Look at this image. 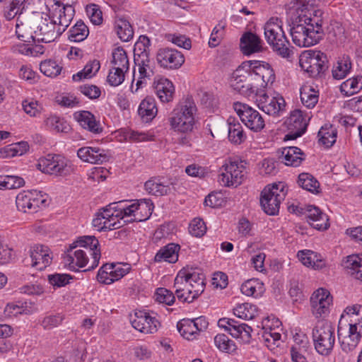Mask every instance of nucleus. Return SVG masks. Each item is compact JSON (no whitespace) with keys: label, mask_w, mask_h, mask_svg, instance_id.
Returning a JSON list of instances; mask_svg holds the SVG:
<instances>
[{"label":"nucleus","mask_w":362,"mask_h":362,"mask_svg":"<svg viewBox=\"0 0 362 362\" xmlns=\"http://www.w3.org/2000/svg\"><path fill=\"white\" fill-rule=\"evenodd\" d=\"M313 0H291L293 10L297 14L292 16L291 35L293 43L300 47H308L317 44L323 34V11L320 9L309 10Z\"/></svg>","instance_id":"f257e3e1"},{"label":"nucleus","mask_w":362,"mask_h":362,"mask_svg":"<svg viewBox=\"0 0 362 362\" xmlns=\"http://www.w3.org/2000/svg\"><path fill=\"white\" fill-rule=\"evenodd\" d=\"M74 8L66 5L55 10L52 16L35 15L37 23L34 30V42L49 43L58 38L68 28L73 19Z\"/></svg>","instance_id":"f03ea898"},{"label":"nucleus","mask_w":362,"mask_h":362,"mask_svg":"<svg viewBox=\"0 0 362 362\" xmlns=\"http://www.w3.org/2000/svg\"><path fill=\"white\" fill-rule=\"evenodd\" d=\"M174 288L180 301L192 303L204 291V275L197 270L183 268L175 279Z\"/></svg>","instance_id":"7ed1b4c3"},{"label":"nucleus","mask_w":362,"mask_h":362,"mask_svg":"<svg viewBox=\"0 0 362 362\" xmlns=\"http://www.w3.org/2000/svg\"><path fill=\"white\" fill-rule=\"evenodd\" d=\"M151 46L149 38L145 35L139 37L135 45L133 81L131 86L132 93H136L139 88L147 84L148 81L153 75V69L149 59L148 49Z\"/></svg>","instance_id":"20e7f679"},{"label":"nucleus","mask_w":362,"mask_h":362,"mask_svg":"<svg viewBox=\"0 0 362 362\" xmlns=\"http://www.w3.org/2000/svg\"><path fill=\"white\" fill-rule=\"evenodd\" d=\"M197 107L192 97L180 101L171 112L168 121L172 129L180 133L192 132L197 122Z\"/></svg>","instance_id":"39448f33"},{"label":"nucleus","mask_w":362,"mask_h":362,"mask_svg":"<svg viewBox=\"0 0 362 362\" xmlns=\"http://www.w3.org/2000/svg\"><path fill=\"white\" fill-rule=\"evenodd\" d=\"M283 22L277 17L270 18L264 26V36L274 52L283 58L290 59L293 55V47L283 30Z\"/></svg>","instance_id":"423d86ee"},{"label":"nucleus","mask_w":362,"mask_h":362,"mask_svg":"<svg viewBox=\"0 0 362 362\" xmlns=\"http://www.w3.org/2000/svg\"><path fill=\"white\" fill-rule=\"evenodd\" d=\"M118 210L121 211V221L123 225L126 223L141 222L149 218L154 206L149 199H141L134 200L131 204L127 202L122 200L117 202Z\"/></svg>","instance_id":"0eeeda50"},{"label":"nucleus","mask_w":362,"mask_h":362,"mask_svg":"<svg viewBox=\"0 0 362 362\" xmlns=\"http://www.w3.org/2000/svg\"><path fill=\"white\" fill-rule=\"evenodd\" d=\"M313 339L315 349L323 356H329L335 344L334 327L331 322L320 320L313 329Z\"/></svg>","instance_id":"6e6552de"},{"label":"nucleus","mask_w":362,"mask_h":362,"mask_svg":"<svg viewBox=\"0 0 362 362\" xmlns=\"http://www.w3.org/2000/svg\"><path fill=\"white\" fill-rule=\"evenodd\" d=\"M251 61L243 62L233 73L230 86L241 95L250 96L257 89Z\"/></svg>","instance_id":"1a4fd4ad"},{"label":"nucleus","mask_w":362,"mask_h":362,"mask_svg":"<svg viewBox=\"0 0 362 362\" xmlns=\"http://www.w3.org/2000/svg\"><path fill=\"white\" fill-rule=\"evenodd\" d=\"M286 194L287 189L284 182L267 186L261 192L260 204L263 211L268 215L276 214Z\"/></svg>","instance_id":"9d476101"},{"label":"nucleus","mask_w":362,"mask_h":362,"mask_svg":"<svg viewBox=\"0 0 362 362\" xmlns=\"http://www.w3.org/2000/svg\"><path fill=\"white\" fill-rule=\"evenodd\" d=\"M299 64L302 70L310 77H317L328 69L327 55L315 49L303 51L299 57Z\"/></svg>","instance_id":"9b49d317"},{"label":"nucleus","mask_w":362,"mask_h":362,"mask_svg":"<svg viewBox=\"0 0 362 362\" xmlns=\"http://www.w3.org/2000/svg\"><path fill=\"white\" fill-rule=\"evenodd\" d=\"M38 169L44 173L65 177L74 171L72 163L61 155H47L39 160Z\"/></svg>","instance_id":"f8f14e48"},{"label":"nucleus","mask_w":362,"mask_h":362,"mask_svg":"<svg viewBox=\"0 0 362 362\" xmlns=\"http://www.w3.org/2000/svg\"><path fill=\"white\" fill-rule=\"evenodd\" d=\"M117 202H112L100 209L93 219V226L98 230H111L121 228V211L118 210Z\"/></svg>","instance_id":"ddd939ff"},{"label":"nucleus","mask_w":362,"mask_h":362,"mask_svg":"<svg viewBox=\"0 0 362 362\" xmlns=\"http://www.w3.org/2000/svg\"><path fill=\"white\" fill-rule=\"evenodd\" d=\"M245 163L242 160L229 159L221 168L219 182L225 187H237L244 180Z\"/></svg>","instance_id":"4468645a"},{"label":"nucleus","mask_w":362,"mask_h":362,"mask_svg":"<svg viewBox=\"0 0 362 362\" xmlns=\"http://www.w3.org/2000/svg\"><path fill=\"white\" fill-rule=\"evenodd\" d=\"M233 109L242 122L250 130L258 132L264 127V120L261 114L247 104L235 102Z\"/></svg>","instance_id":"2eb2a0df"},{"label":"nucleus","mask_w":362,"mask_h":362,"mask_svg":"<svg viewBox=\"0 0 362 362\" xmlns=\"http://www.w3.org/2000/svg\"><path fill=\"white\" fill-rule=\"evenodd\" d=\"M132 327L144 334H153L158 331L160 322L157 314L153 312L145 310L135 311L130 319Z\"/></svg>","instance_id":"dca6fc26"},{"label":"nucleus","mask_w":362,"mask_h":362,"mask_svg":"<svg viewBox=\"0 0 362 362\" xmlns=\"http://www.w3.org/2000/svg\"><path fill=\"white\" fill-rule=\"evenodd\" d=\"M132 267L127 263L105 264L98 272L97 279L103 284H111L127 275Z\"/></svg>","instance_id":"f3484780"},{"label":"nucleus","mask_w":362,"mask_h":362,"mask_svg":"<svg viewBox=\"0 0 362 362\" xmlns=\"http://www.w3.org/2000/svg\"><path fill=\"white\" fill-rule=\"evenodd\" d=\"M255 101L260 110L273 116L279 115L286 106L284 98L276 93L270 95L264 92L257 93Z\"/></svg>","instance_id":"a211bd4d"},{"label":"nucleus","mask_w":362,"mask_h":362,"mask_svg":"<svg viewBox=\"0 0 362 362\" xmlns=\"http://www.w3.org/2000/svg\"><path fill=\"white\" fill-rule=\"evenodd\" d=\"M18 209L24 213H33L37 211L41 206H45L46 199L40 192L37 190L23 191L19 193L16 199Z\"/></svg>","instance_id":"6ab92c4d"},{"label":"nucleus","mask_w":362,"mask_h":362,"mask_svg":"<svg viewBox=\"0 0 362 362\" xmlns=\"http://www.w3.org/2000/svg\"><path fill=\"white\" fill-rule=\"evenodd\" d=\"M310 301L311 312L316 318L328 315L332 303L329 291L325 288H318L312 294Z\"/></svg>","instance_id":"aec40b11"},{"label":"nucleus","mask_w":362,"mask_h":362,"mask_svg":"<svg viewBox=\"0 0 362 362\" xmlns=\"http://www.w3.org/2000/svg\"><path fill=\"white\" fill-rule=\"evenodd\" d=\"M338 326L362 333V305L347 306L341 315Z\"/></svg>","instance_id":"412c9836"},{"label":"nucleus","mask_w":362,"mask_h":362,"mask_svg":"<svg viewBox=\"0 0 362 362\" xmlns=\"http://www.w3.org/2000/svg\"><path fill=\"white\" fill-rule=\"evenodd\" d=\"M156 61L160 67L172 70L180 68L185 62V57L175 49L162 47L157 52Z\"/></svg>","instance_id":"4be33fe9"},{"label":"nucleus","mask_w":362,"mask_h":362,"mask_svg":"<svg viewBox=\"0 0 362 362\" xmlns=\"http://www.w3.org/2000/svg\"><path fill=\"white\" fill-rule=\"evenodd\" d=\"M72 245L88 251L90 255V264L88 266V269H93L98 266L101 252L99 241L95 236H81Z\"/></svg>","instance_id":"5701e85b"},{"label":"nucleus","mask_w":362,"mask_h":362,"mask_svg":"<svg viewBox=\"0 0 362 362\" xmlns=\"http://www.w3.org/2000/svg\"><path fill=\"white\" fill-rule=\"evenodd\" d=\"M63 259L68 267L74 271L77 268H83L90 264V259L87 255V252L72 244L66 250ZM87 270H89L88 268Z\"/></svg>","instance_id":"b1692460"},{"label":"nucleus","mask_w":362,"mask_h":362,"mask_svg":"<svg viewBox=\"0 0 362 362\" xmlns=\"http://www.w3.org/2000/svg\"><path fill=\"white\" fill-rule=\"evenodd\" d=\"M78 157L84 162L92 164L105 163L111 158L109 150L98 146H84L77 151Z\"/></svg>","instance_id":"393cba45"},{"label":"nucleus","mask_w":362,"mask_h":362,"mask_svg":"<svg viewBox=\"0 0 362 362\" xmlns=\"http://www.w3.org/2000/svg\"><path fill=\"white\" fill-rule=\"evenodd\" d=\"M37 23V16L35 15L30 16H18L16 24V33L17 37L23 42H30L32 40L34 42V30H35Z\"/></svg>","instance_id":"a878e982"},{"label":"nucleus","mask_w":362,"mask_h":362,"mask_svg":"<svg viewBox=\"0 0 362 362\" xmlns=\"http://www.w3.org/2000/svg\"><path fill=\"white\" fill-rule=\"evenodd\" d=\"M288 127L291 132L286 136L287 139H295L301 136L305 132L308 126L307 117L304 116L300 110L291 112L286 120Z\"/></svg>","instance_id":"bb28decb"},{"label":"nucleus","mask_w":362,"mask_h":362,"mask_svg":"<svg viewBox=\"0 0 362 362\" xmlns=\"http://www.w3.org/2000/svg\"><path fill=\"white\" fill-rule=\"evenodd\" d=\"M31 266L37 270H42L47 267L52 261V253L50 249L45 245H35L30 250Z\"/></svg>","instance_id":"cd10ccee"},{"label":"nucleus","mask_w":362,"mask_h":362,"mask_svg":"<svg viewBox=\"0 0 362 362\" xmlns=\"http://www.w3.org/2000/svg\"><path fill=\"white\" fill-rule=\"evenodd\" d=\"M337 333L341 349L347 354L355 350L362 338V333L348 329L346 327L338 326Z\"/></svg>","instance_id":"c85d7f7f"},{"label":"nucleus","mask_w":362,"mask_h":362,"mask_svg":"<svg viewBox=\"0 0 362 362\" xmlns=\"http://www.w3.org/2000/svg\"><path fill=\"white\" fill-rule=\"evenodd\" d=\"M252 64V71L255 81L260 82L261 86H268L272 84L275 80V74L274 70L268 63L259 61H251Z\"/></svg>","instance_id":"c756f323"},{"label":"nucleus","mask_w":362,"mask_h":362,"mask_svg":"<svg viewBox=\"0 0 362 362\" xmlns=\"http://www.w3.org/2000/svg\"><path fill=\"white\" fill-rule=\"evenodd\" d=\"M263 40L257 34L248 31L240 37V47L242 52L245 55H251L259 52L263 49Z\"/></svg>","instance_id":"7c9ffc66"},{"label":"nucleus","mask_w":362,"mask_h":362,"mask_svg":"<svg viewBox=\"0 0 362 362\" xmlns=\"http://www.w3.org/2000/svg\"><path fill=\"white\" fill-rule=\"evenodd\" d=\"M154 89L157 97L162 103H170L173 100L175 87L169 79L164 77L158 78L154 81Z\"/></svg>","instance_id":"2f4dec72"},{"label":"nucleus","mask_w":362,"mask_h":362,"mask_svg":"<svg viewBox=\"0 0 362 362\" xmlns=\"http://www.w3.org/2000/svg\"><path fill=\"white\" fill-rule=\"evenodd\" d=\"M74 118L85 129L91 133L99 134L103 132V127L95 116L88 111H81L74 113Z\"/></svg>","instance_id":"473e14b6"},{"label":"nucleus","mask_w":362,"mask_h":362,"mask_svg":"<svg viewBox=\"0 0 362 362\" xmlns=\"http://www.w3.org/2000/svg\"><path fill=\"white\" fill-rule=\"evenodd\" d=\"M306 216L309 223L315 229L324 230L328 228V216L316 206H308L306 209Z\"/></svg>","instance_id":"72a5a7b5"},{"label":"nucleus","mask_w":362,"mask_h":362,"mask_svg":"<svg viewBox=\"0 0 362 362\" xmlns=\"http://www.w3.org/2000/svg\"><path fill=\"white\" fill-rule=\"evenodd\" d=\"M180 250V245L173 243H168L160 247V249L156 252L153 259L154 262L158 263L165 262L174 264L178 260Z\"/></svg>","instance_id":"f704fd0d"},{"label":"nucleus","mask_w":362,"mask_h":362,"mask_svg":"<svg viewBox=\"0 0 362 362\" xmlns=\"http://www.w3.org/2000/svg\"><path fill=\"white\" fill-rule=\"evenodd\" d=\"M347 274L362 281V256L351 255L346 257L341 264Z\"/></svg>","instance_id":"c9c22d12"},{"label":"nucleus","mask_w":362,"mask_h":362,"mask_svg":"<svg viewBox=\"0 0 362 362\" xmlns=\"http://www.w3.org/2000/svg\"><path fill=\"white\" fill-rule=\"evenodd\" d=\"M281 158L285 165L297 167L305 159V155L300 148L296 146H288L282 148Z\"/></svg>","instance_id":"e433bc0d"},{"label":"nucleus","mask_w":362,"mask_h":362,"mask_svg":"<svg viewBox=\"0 0 362 362\" xmlns=\"http://www.w3.org/2000/svg\"><path fill=\"white\" fill-rule=\"evenodd\" d=\"M297 257L303 265L308 267L319 269L325 266V262L321 255L312 250L298 251Z\"/></svg>","instance_id":"4c0bfd02"},{"label":"nucleus","mask_w":362,"mask_h":362,"mask_svg":"<svg viewBox=\"0 0 362 362\" xmlns=\"http://www.w3.org/2000/svg\"><path fill=\"white\" fill-rule=\"evenodd\" d=\"M138 113L144 122L151 121L158 113L156 100L151 97L144 98L139 106Z\"/></svg>","instance_id":"58836bf2"},{"label":"nucleus","mask_w":362,"mask_h":362,"mask_svg":"<svg viewBox=\"0 0 362 362\" xmlns=\"http://www.w3.org/2000/svg\"><path fill=\"white\" fill-rule=\"evenodd\" d=\"M228 139L235 144L243 143L247 136L240 123L233 117L228 119Z\"/></svg>","instance_id":"ea45409f"},{"label":"nucleus","mask_w":362,"mask_h":362,"mask_svg":"<svg viewBox=\"0 0 362 362\" xmlns=\"http://www.w3.org/2000/svg\"><path fill=\"white\" fill-rule=\"evenodd\" d=\"M240 291L247 296L259 298L264 293L265 288L261 281L257 279H251L241 285Z\"/></svg>","instance_id":"a19ab883"},{"label":"nucleus","mask_w":362,"mask_h":362,"mask_svg":"<svg viewBox=\"0 0 362 362\" xmlns=\"http://www.w3.org/2000/svg\"><path fill=\"white\" fill-rule=\"evenodd\" d=\"M115 30L123 42H129L134 37V30L130 23L124 18H117L115 21Z\"/></svg>","instance_id":"79ce46f5"},{"label":"nucleus","mask_w":362,"mask_h":362,"mask_svg":"<svg viewBox=\"0 0 362 362\" xmlns=\"http://www.w3.org/2000/svg\"><path fill=\"white\" fill-rule=\"evenodd\" d=\"M362 89V76H356L344 81L340 86V90L344 96H351Z\"/></svg>","instance_id":"37998d69"},{"label":"nucleus","mask_w":362,"mask_h":362,"mask_svg":"<svg viewBox=\"0 0 362 362\" xmlns=\"http://www.w3.org/2000/svg\"><path fill=\"white\" fill-rule=\"evenodd\" d=\"M351 69V61L349 56H343L339 58L336 65L332 69V76L335 79L345 78Z\"/></svg>","instance_id":"c03bdc74"},{"label":"nucleus","mask_w":362,"mask_h":362,"mask_svg":"<svg viewBox=\"0 0 362 362\" xmlns=\"http://www.w3.org/2000/svg\"><path fill=\"white\" fill-rule=\"evenodd\" d=\"M120 134L126 141L129 142H143L153 140V135L151 134L130 129H121Z\"/></svg>","instance_id":"a18cd8bd"},{"label":"nucleus","mask_w":362,"mask_h":362,"mask_svg":"<svg viewBox=\"0 0 362 362\" xmlns=\"http://www.w3.org/2000/svg\"><path fill=\"white\" fill-rule=\"evenodd\" d=\"M25 113L31 117H40L44 112L43 105L33 98H26L21 103Z\"/></svg>","instance_id":"49530a36"},{"label":"nucleus","mask_w":362,"mask_h":362,"mask_svg":"<svg viewBox=\"0 0 362 362\" xmlns=\"http://www.w3.org/2000/svg\"><path fill=\"white\" fill-rule=\"evenodd\" d=\"M257 307L250 303L238 304L233 308L234 315L245 320L253 319L257 315Z\"/></svg>","instance_id":"de8ad7c7"},{"label":"nucleus","mask_w":362,"mask_h":362,"mask_svg":"<svg viewBox=\"0 0 362 362\" xmlns=\"http://www.w3.org/2000/svg\"><path fill=\"white\" fill-rule=\"evenodd\" d=\"M89 30L87 25L82 21H78L69 30L68 38L71 42H79L87 38Z\"/></svg>","instance_id":"09e8293b"},{"label":"nucleus","mask_w":362,"mask_h":362,"mask_svg":"<svg viewBox=\"0 0 362 362\" xmlns=\"http://www.w3.org/2000/svg\"><path fill=\"white\" fill-rule=\"evenodd\" d=\"M252 328L245 323H240L235 321V323L229 329L230 334L236 339H240L243 342H249L251 337Z\"/></svg>","instance_id":"8fccbe9b"},{"label":"nucleus","mask_w":362,"mask_h":362,"mask_svg":"<svg viewBox=\"0 0 362 362\" xmlns=\"http://www.w3.org/2000/svg\"><path fill=\"white\" fill-rule=\"evenodd\" d=\"M318 91L310 86H304L300 89V100L308 108H313L318 102Z\"/></svg>","instance_id":"3c124183"},{"label":"nucleus","mask_w":362,"mask_h":362,"mask_svg":"<svg viewBox=\"0 0 362 362\" xmlns=\"http://www.w3.org/2000/svg\"><path fill=\"white\" fill-rule=\"evenodd\" d=\"M337 129L332 125L322 127L318 132L319 142L327 147H331L336 142Z\"/></svg>","instance_id":"603ef678"},{"label":"nucleus","mask_w":362,"mask_h":362,"mask_svg":"<svg viewBox=\"0 0 362 362\" xmlns=\"http://www.w3.org/2000/svg\"><path fill=\"white\" fill-rule=\"evenodd\" d=\"M177 328L180 335L187 340H194L199 336L191 319H182L179 321Z\"/></svg>","instance_id":"864d4df0"},{"label":"nucleus","mask_w":362,"mask_h":362,"mask_svg":"<svg viewBox=\"0 0 362 362\" xmlns=\"http://www.w3.org/2000/svg\"><path fill=\"white\" fill-rule=\"evenodd\" d=\"M100 68V64L99 61L95 59L90 61L86 64L81 71L74 74L72 78L74 81H79L85 78H90L98 73Z\"/></svg>","instance_id":"5fc2aeb1"},{"label":"nucleus","mask_w":362,"mask_h":362,"mask_svg":"<svg viewBox=\"0 0 362 362\" xmlns=\"http://www.w3.org/2000/svg\"><path fill=\"white\" fill-rule=\"evenodd\" d=\"M298 183L303 189L313 194L317 193L320 187L319 182L310 173H303L298 175Z\"/></svg>","instance_id":"6e6d98bb"},{"label":"nucleus","mask_w":362,"mask_h":362,"mask_svg":"<svg viewBox=\"0 0 362 362\" xmlns=\"http://www.w3.org/2000/svg\"><path fill=\"white\" fill-rule=\"evenodd\" d=\"M145 189L151 194L155 196H163L168 194L170 190L169 185L155 180H149L145 182Z\"/></svg>","instance_id":"4d7b16f0"},{"label":"nucleus","mask_w":362,"mask_h":362,"mask_svg":"<svg viewBox=\"0 0 362 362\" xmlns=\"http://www.w3.org/2000/svg\"><path fill=\"white\" fill-rule=\"evenodd\" d=\"M214 344L217 349L226 353H233L236 350L234 341L224 334H218L214 337Z\"/></svg>","instance_id":"13d9d810"},{"label":"nucleus","mask_w":362,"mask_h":362,"mask_svg":"<svg viewBox=\"0 0 362 362\" xmlns=\"http://www.w3.org/2000/svg\"><path fill=\"white\" fill-rule=\"evenodd\" d=\"M112 63L115 68H121L127 71L129 70V59L124 49L118 47L113 51Z\"/></svg>","instance_id":"bf43d9fd"},{"label":"nucleus","mask_w":362,"mask_h":362,"mask_svg":"<svg viewBox=\"0 0 362 362\" xmlns=\"http://www.w3.org/2000/svg\"><path fill=\"white\" fill-rule=\"evenodd\" d=\"M154 298L156 302L166 305H173L175 300V295L171 291L162 287L156 290Z\"/></svg>","instance_id":"052dcab7"},{"label":"nucleus","mask_w":362,"mask_h":362,"mask_svg":"<svg viewBox=\"0 0 362 362\" xmlns=\"http://www.w3.org/2000/svg\"><path fill=\"white\" fill-rule=\"evenodd\" d=\"M65 317L62 313L47 315L41 321V326L45 330H51L62 324Z\"/></svg>","instance_id":"680f3d73"},{"label":"nucleus","mask_w":362,"mask_h":362,"mask_svg":"<svg viewBox=\"0 0 362 362\" xmlns=\"http://www.w3.org/2000/svg\"><path fill=\"white\" fill-rule=\"evenodd\" d=\"M40 69L45 76L55 77L60 74L62 67L55 61L49 59L40 63Z\"/></svg>","instance_id":"e2e57ef3"},{"label":"nucleus","mask_w":362,"mask_h":362,"mask_svg":"<svg viewBox=\"0 0 362 362\" xmlns=\"http://www.w3.org/2000/svg\"><path fill=\"white\" fill-rule=\"evenodd\" d=\"M45 122L49 128L58 132H67L70 129L69 124L64 119L55 115L48 117Z\"/></svg>","instance_id":"0e129e2a"},{"label":"nucleus","mask_w":362,"mask_h":362,"mask_svg":"<svg viewBox=\"0 0 362 362\" xmlns=\"http://www.w3.org/2000/svg\"><path fill=\"white\" fill-rule=\"evenodd\" d=\"M73 279L72 276L67 274L54 273L47 276L49 283L54 288H60L66 286Z\"/></svg>","instance_id":"69168bd1"},{"label":"nucleus","mask_w":362,"mask_h":362,"mask_svg":"<svg viewBox=\"0 0 362 362\" xmlns=\"http://www.w3.org/2000/svg\"><path fill=\"white\" fill-rule=\"evenodd\" d=\"M189 232L194 237H202L206 232L205 223L199 218H194L189 223Z\"/></svg>","instance_id":"338daca9"},{"label":"nucleus","mask_w":362,"mask_h":362,"mask_svg":"<svg viewBox=\"0 0 362 362\" xmlns=\"http://www.w3.org/2000/svg\"><path fill=\"white\" fill-rule=\"evenodd\" d=\"M127 71L121 69V68L112 67L110 70L107 76V81L112 86H118L124 81V74Z\"/></svg>","instance_id":"774afa93"}]
</instances>
